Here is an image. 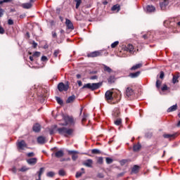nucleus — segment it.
Segmentation results:
<instances>
[{
	"instance_id": "obj_13",
	"label": "nucleus",
	"mask_w": 180,
	"mask_h": 180,
	"mask_svg": "<svg viewBox=\"0 0 180 180\" xmlns=\"http://www.w3.org/2000/svg\"><path fill=\"white\" fill-rule=\"evenodd\" d=\"M143 67V63H138L131 68V71H136V70H139V68H141Z\"/></svg>"
},
{
	"instance_id": "obj_6",
	"label": "nucleus",
	"mask_w": 180,
	"mask_h": 180,
	"mask_svg": "<svg viewBox=\"0 0 180 180\" xmlns=\"http://www.w3.org/2000/svg\"><path fill=\"white\" fill-rule=\"evenodd\" d=\"M105 98L107 101H113V92L110 90H108L105 94Z\"/></svg>"
},
{
	"instance_id": "obj_44",
	"label": "nucleus",
	"mask_w": 180,
	"mask_h": 180,
	"mask_svg": "<svg viewBox=\"0 0 180 180\" xmlns=\"http://www.w3.org/2000/svg\"><path fill=\"white\" fill-rule=\"evenodd\" d=\"M68 154H72V155H74V154H78V151L77 150H68Z\"/></svg>"
},
{
	"instance_id": "obj_36",
	"label": "nucleus",
	"mask_w": 180,
	"mask_h": 180,
	"mask_svg": "<svg viewBox=\"0 0 180 180\" xmlns=\"http://www.w3.org/2000/svg\"><path fill=\"white\" fill-rule=\"evenodd\" d=\"M92 154H101V151L98 149H93L91 150Z\"/></svg>"
},
{
	"instance_id": "obj_56",
	"label": "nucleus",
	"mask_w": 180,
	"mask_h": 180,
	"mask_svg": "<svg viewBox=\"0 0 180 180\" xmlns=\"http://www.w3.org/2000/svg\"><path fill=\"white\" fill-rule=\"evenodd\" d=\"M97 176H98V178H104L103 174H102V173H98L97 174Z\"/></svg>"
},
{
	"instance_id": "obj_12",
	"label": "nucleus",
	"mask_w": 180,
	"mask_h": 180,
	"mask_svg": "<svg viewBox=\"0 0 180 180\" xmlns=\"http://www.w3.org/2000/svg\"><path fill=\"white\" fill-rule=\"evenodd\" d=\"M125 51H129V53H134V46H133L132 44H129L126 47H125Z\"/></svg>"
},
{
	"instance_id": "obj_19",
	"label": "nucleus",
	"mask_w": 180,
	"mask_h": 180,
	"mask_svg": "<svg viewBox=\"0 0 180 180\" xmlns=\"http://www.w3.org/2000/svg\"><path fill=\"white\" fill-rule=\"evenodd\" d=\"M84 174H85V170L84 169V168H82V172H77L76 173L75 177L81 178V176H82V175H84Z\"/></svg>"
},
{
	"instance_id": "obj_27",
	"label": "nucleus",
	"mask_w": 180,
	"mask_h": 180,
	"mask_svg": "<svg viewBox=\"0 0 180 180\" xmlns=\"http://www.w3.org/2000/svg\"><path fill=\"white\" fill-rule=\"evenodd\" d=\"M103 67L104 71L109 73L112 72V69L110 67L107 66L106 65H103Z\"/></svg>"
},
{
	"instance_id": "obj_22",
	"label": "nucleus",
	"mask_w": 180,
	"mask_h": 180,
	"mask_svg": "<svg viewBox=\"0 0 180 180\" xmlns=\"http://www.w3.org/2000/svg\"><path fill=\"white\" fill-rule=\"evenodd\" d=\"M22 8H24V9H30V8H32V4L25 3V4H22Z\"/></svg>"
},
{
	"instance_id": "obj_5",
	"label": "nucleus",
	"mask_w": 180,
	"mask_h": 180,
	"mask_svg": "<svg viewBox=\"0 0 180 180\" xmlns=\"http://www.w3.org/2000/svg\"><path fill=\"white\" fill-rule=\"evenodd\" d=\"M102 53H103L102 51H95L88 53L87 57H90L92 58L95 57H101V56H102Z\"/></svg>"
},
{
	"instance_id": "obj_20",
	"label": "nucleus",
	"mask_w": 180,
	"mask_h": 180,
	"mask_svg": "<svg viewBox=\"0 0 180 180\" xmlns=\"http://www.w3.org/2000/svg\"><path fill=\"white\" fill-rule=\"evenodd\" d=\"M120 115V110H119V108H115L113 110L112 115L114 116V117H118Z\"/></svg>"
},
{
	"instance_id": "obj_35",
	"label": "nucleus",
	"mask_w": 180,
	"mask_h": 180,
	"mask_svg": "<svg viewBox=\"0 0 180 180\" xmlns=\"http://www.w3.org/2000/svg\"><path fill=\"white\" fill-rule=\"evenodd\" d=\"M56 101L59 105H63L64 103L60 97H56Z\"/></svg>"
},
{
	"instance_id": "obj_11",
	"label": "nucleus",
	"mask_w": 180,
	"mask_h": 180,
	"mask_svg": "<svg viewBox=\"0 0 180 180\" xmlns=\"http://www.w3.org/2000/svg\"><path fill=\"white\" fill-rule=\"evenodd\" d=\"M65 25H66L68 29H70L71 30H74V25L71 22V20H70L69 19H66Z\"/></svg>"
},
{
	"instance_id": "obj_55",
	"label": "nucleus",
	"mask_w": 180,
	"mask_h": 180,
	"mask_svg": "<svg viewBox=\"0 0 180 180\" xmlns=\"http://www.w3.org/2000/svg\"><path fill=\"white\" fill-rule=\"evenodd\" d=\"M4 9H2L1 8H0V18H2V16H4Z\"/></svg>"
},
{
	"instance_id": "obj_1",
	"label": "nucleus",
	"mask_w": 180,
	"mask_h": 180,
	"mask_svg": "<svg viewBox=\"0 0 180 180\" xmlns=\"http://www.w3.org/2000/svg\"><path fill=\"white\" fill-rule=\"evenodd\" d=\"M57 130L60 134H62L63 136H65V137H67V136H71V134H72L74 133L73 129L66 128L64 127H61V128H58Z\"/></svg>"
},
{
	"instance_id": "obj_21",
	"label": "nucleus",
	"mask_w": 180,
	"mask_h": 180,
	"mask_svg": "<svg viewBox=\"0 0 180 180\" xmlns=\"http://www.w3.org/2000/svg\"><path fill=\"white\" fill-rule=\"evenodd\" d=\"M140 74H141V72L140 71L136 72L134 73H131L129 75V77L131 78H137V77H139V75H140Z\"/></svg>"
},
{
	"instance_id": "obj_15",
	"label": "nucleus",
	"mask_w": 180,
	"mask_h": 180,
	"mask_svg": "<svg viewBox=\"0 0 180 180\" xmlns=\"http://www.w3.org/2000/svg\"><path fill=\"white\" fill-rule=\"evenodd\" d=\"M37 142L39 144H44V143H46V137L39 136L37 138Z\"/></svg>"
},
{
	"instance_id": "obj_28",
	"label": "nucleus",
	"mask_w": 180,
	"mask_h": 180,
	"mask_svg": "<svg viewBox=\"0 0 180 180\" xmlns=\"http://www.w3.org/2000/svg\"><path fill=\"white\" fill-rule=\"evenodd\" d=\"M108 81L109 84H113L115 81V76H110Z\"/></svg>"
},
{
	"instance_id": "obj_64",
	"label": "nucleus",
	"mask_w": 180,
	"mask_h": 180,
	"mask_svg": "<svg viewBox=\"0 0 180 180\" xmlns=\"http://www.w3.org/2000/svg\"><path fill=\"white\" fill-rule=\"evenodd\" d=\"M49 134H54V129H50L49 131Z\"/></svg>"
},
{
	"instance_id": "obj_18",
	"label": "nucleus",
	"mask_w": 180,
	"mask_h": 180,
	"mask_svg": "<svg viewBox=\"0 0 180 180\" xmlns=\"http://www.w3.org/2000/svg\"><path fill=\"white\" fill-rule=\"evenodd\" d=\"M176 109H178V105L176 104L171 106L170 108H169L167 109V112L169 113L171 112H175V110H176Z\"/></svg>"
},
{
	"instance_id": "obj_4",
	"label": "nucleus",
	"mask_w": 180,
	"mask_h": 180,
	"mask_svg": "<svg viewBox=\"0 0 180 180\" xmlns=\"http://www.w3.org/2000/svg\"><path fill=\"white\" fill-rule=\"evenodd\" d=\"M68 88H70L68 84H65L64 83L60 82L58 84V89L59 92H63V91L66 92V91H68Z\"/></svg>"
},
{
	"instance_id": "obj_9",
	"label": "nucleus",
	"mask_w": 180,
	"mask_h": 180,
	"mask_svg": "<svg viewBox=\"0 0 180 180\" xmlns=\"http://www.w3.org/2000/svg\"><path fill=\"white\" fill-rule=\"evenodd\" d=\"M27 164L29 165H36L37 164V158H32L27 160Z\"/></svg>"
},
{
	"instance_id": "obj_37",
	"label": "nucleus",
	"mask_w": 180,
	"mask_h": 180,
	"mask_svg": "<svg viewBox=\"0 0 180 180\" xmlns=\"http://www.w3.org/2000/svg\"><path fill=\"white\" fill-rule=\"evenodd\" d=\"M140 167L137 165H134V167L132 168V172H137V171H139V169Z\"/></svg>"
},
{
	"instance_id": "obj_40",
	"label": "nucleus",
	"mask_w": 180,
	"mask_h": 180,
	"mask_svg": "<svg viewBox=\"0 0 180 180\" xmlns=\"http://www.w3.org/2000/svg\"><path fill=\"white\" fill-rule=\"evenodd\" d=\"M105 161L108 164H112L113 162V160L110 158H106Z\"/></svg>"
},
{
	"instance_id": "obj_41",
	"label": "nucleus",
	"mask_w": 180,
	"mask_h": 180,
	"mask_svg": "<svg viewBox=\"0 0 180 180\" xmlns=\"http://www.w3.org/2000/svg\"><path fill=\"white\" fill-rule=\"evenodd\" d=\"M88 117V115L84 113L83 115V117L82 119V123H84V122H86V118Z\"/></svg>"
},
{
	"instance_id": "obj_24",
	"label": "nucleus",
	"mask_w": 180,
	"mask_h": 180,
	"mask_svg": "<svg viewBox=\"0 0 180 180\" xmlns=\"http://www.w3.org/2000/svg\"><path fill=\"white\" fill-rule=\"evenodd\" d=\"M112 11L119 12L120 11V6L119 4H116L112 7Z\"/></svg>"
},
{
	"instance_id": "obj_42",
	"label": "nucleus",
	"mask_w": 180,
	"mask_h": 180,
	"mask_svg": "<svg viewBox=\"0 0 180 180\" xmlns=\"http://www.w3.org/2000/svg\"><path fill=\"white\" fill-rule=\"evenodd\" d=\"M97 162L98 164H103V158H102V157L98 158V160H97Z\"/></svg>"
},
{
	"instance_id": "obj_45",
	"label": "nucleus",
	"mask_w": 180,
	"mask_h": 180,
	"mask_svg": "<svg viewBox=\"0 0 180 180\" xmlns=\"http://www.w3.org/2000/svg\"><path fill=\"white\" fill-rule=\"evenodd\" d=\"M172 82L173 84H176V82H178V77L174 76L172 79Z\"/></svg>"
},
{
	"instance_id": "obj_50",
	"label": "nucleus",
	"mask_w": 180,
	"mask_h": 180,
	"mask_svg": "<svg viewBox=\"0 0 180 180\" xmlns=\"http://www.w3.org/2000/svg\"><path fill=\"white\" fill-rule=\"evenodd\" d=\"M60 38L63 39L64 37V30H60Z\"/></svg>"
},
{
	"instance_id": "obj_32",
	"label": "nucleus",
	"mask_w": 180,
	"mask_h": 180,
	"mask_svg": "<svg viewBox=\"0 0 180 180\" xmlns=\"http://www.w3.org/2000/svg\"><path fill=\"white\" fill-rule=\"evenodd\" d=\"M76 2V9H78L79 8V5L82 3V0H75Z\"/></svg>"
},
{
	"instance_id": "obj_62",
	"label": "nucleus",
	"mask_w": 180,
	"mask_h": 180,
	"mask_svg": "<svg viewBox=\"0 0 180 180\" xmlns=\"http://www.w3.org/2000/svg\"><path fill=\"white\" fill-rule=\"evenodd\" d=\"M77 84L79 86H82V82H81V80L77 81Z\"/></svg>"
},
{
	"instance_id": "obj_47",
	"label": "nucleus",
	"mask_w": 180,
	"mask_h": 180,
	"mask_svg": "<svg viewBox=\"0 0 180 180\" xmlns=\"http://www.w3.org/2000/svg\"><path fill=\"white\" fill-rule=\"evenodd\" d=\"M51 33H52L53 39H57V32H56L55 31H53Z\"/></svg>"
},
{
	"instance_id": "obj_54",
	"label": "nucleus",
	"mask_w": 180,
	"mask_h": 180,
	"mask_svg": "<svg viewBox=\"0 0 180 180\" xmlns=\"http://www.w3.org/2000/svg\"><path fill=\"white\" fill-rule=\"evenodd\" d=\"M27 157H34V153L31 152L27 154Z\"/></svg>"
},
{
	"instance_id": "obj_16",
	"label": "nucleus",
	"mask_w": 180,
	"mask_h": 180,
	"mask_svg": "<svg viewBox=\"0 0 180 180\" xmlns=\"http://www.w3.org/2000/svg\"><path fill=\"white\" fill-rule=\"evenodd\" d=\"M41 129V127L39 124H35L33 126V130L35 131V133H39Z\"/></svg>"
},
{
	"instance_id": "obj_23",
	"label": "nucleus",
	"mask_w": 180,
	"mask_h": 180,
	"mask_svg": "<svg viewBox=\"0 0 180 180\" xmlns=\"http://www.w3.org/2000/svg\"><path fill=\"white\" fill-rule=\"evenodd\" d=\"M75 101V96H70L66 101L67 103H71Z\"/></svg>"
},
{
	"instance_id": "obj_29",
	"label": "nucleus",
	"mask_w": 180,
	"mask_h": 180,
	"mask_svg": "<svg viewBox=\"0 0 180 180\" xmlns=\"http://www.w3.org/2000/svg\"><path fill=\"white\" fill-rule=\"evenodd\" d=\"M163 137L165 139H174V137H175V134H164Z\"/></svg>"
},
{
	"instance_id": "obj_51",
	"label": "nucleus",
	"mask_w": 180,
	"mask_h": 180,
	"mask_svg": "<svg viewBox=\"0 0 180 180\" xmlns=\"http://www.w3.org/2000/svg\"><path fill=\"white\" fill-rule=\"evenodd\" d=\"M120 162L121 165H124L127 162V160H122Z\"/></svg>"
},
{
	"instance_id": "obj_25",
	"label": "nucleus",
	"mask_w": 180,
	"mask_h": 180,
	"mask_svg": "<svg viewBox=\"0 0 180 180\" xmlns=\"http://www.w3.org/2000/svg\"><path fill=\"white\" fill-rule=\"evenodd\" d=\"M141 148V145L138 143L136 145H134L133 150L134 151H139Z\"/></svg>"
},
{
	"instance_id": "obj_60",
	"label": "nucleus",
	"mask_w": 180,
	"mask_h": 180,
	"mask_svg": "<svg viewBox=\"0 0 180 180\" xmlns=\"http://www.w3.org/2000/svg\"><path fill=\"white\" fill-rule=\"evenodd\" d=\"M32 47H34V49H36V47H37V43H36L35 41H33Z\"/></svg>"
},
{
	"instance_id": "obj_48",
	"label": "nucleus",
	"mask_w": 180,
	"mask_h": 180,
	"mask_svg": "<svg viewBox=\"0 0 180 180\" xmlns=\"http://www.w3.org/2000/svg\"><path fill=\"white\" fill-rule=\"evenodd\" d=\"M160 86H161V81L157 80L156 81V87L159 89Z\"/></svg>"
},
{
	"instance_id": "obj_7",
	"label": "nucleus",
	"mask_w": 180,
	"mask_h": 180,
	"mask_svg": "<svg viewBox=\"0 0 180 180\" xmlns=\"http://www.w3.org/2000/svg\"><path fill=\"white\" fill-rule=\"evenodd\" d=\"M132 95H134V91L131 87H127L125 92L126 98H130Z\"/></svg>"
},
{
	"instance_id": "obj_49",
	"label": "nucleus",
	"mask_w": 180,
	"mask_h": 180,
	"mask_svg": "<svg viewBox=\"0 0 180 180\" xmlns=\"http://www.w3.org/2000/svg\"><path fill=\"white\" fill-rule=\"evenodd\" d=\"M162 91H168V86H167V84L163 85V86L162 87Z\"/></svg>"
},
{
	"instance_id": "obj_43",
	"label": "nucleus",
	"mask_w": 180,
	"mask_h": 180,
	"mask_svg": "<svg viewBox=\"0 0 180 180\" xmlns=\"http://www.w3.org/2000/svg\"><path fill=\"white\" fill-rule=\"evenodd\" d=\"M58 54H60V50H58V49L55 50V51L53 53L54 57H58Z\"/></svg>"
},
{
	"instance_id": "obj_8",
	"label": "nucleus",
	"mask_w": 180,
	"mask_h": 180,
	"mask_svg": "<svg viewBox=\"0 0 180 180\" xmlns=\"http://www.w3.org/2000/svg\"><path fill=\"white\" fill-rule=\"evenodd\" d=\"M17 146L20 150H23L24 148H26V147H27L26 142H25V141H23V140L21 141H18L17 143Z\"/></svg>"
},
{
	"instance_id": "obj_59",
	"label": "nucleus",
	"mask_w": 180,
	"mask_h": 180,
	"mask_svg": "<svg viewBox=\"0 0 180 180\" xmlns=\"http://www.w3.org/2000/svg\"><path fill=\"white\" fill-rule=\"evenodd\" d=\"M160 78L162 79L164 78V72H160Z\"/></svg>"
},
{
	"instance_id": "obj_14",
	"label": "nucleus",
	"mask_w": 180,
	"mask_h": 180,
	"mask_svg": "<svg viewBox=\"0 0 180 180\" xmlns=\"http://www.w3.org/2000/svg\"><path fill=\"white\" fill-rule=\"evenodd\" d=\"M55 157L56 158H61V157H64V151L58 150L55 153Z\"/></svg>"
},
{
	"instance_id": "obj_46",
	"label": "nucleus",
	"mask_w": 180,
	"mask_h": 180,
	"mask_svg": "<svg viewBox=\"0 0 180 180\" xmlns=\"http://www.w3.org/2000/svg\"><path fill=\"white\" fill-rule=\"evenodd\" d=\"M47 176H49L50 178H53V176H54V172H49L46 174Z\"/></svg>"
},
{
	"instance_id": "obj_17",
	"label": "nucleus",
	"mask_w": 180,
	"mask_h": 180,
	"mask_svg": "<svg viewBox=\"0 0 180 180\" xmlns=\"http://www.w3.org/2000/svg\"><path fill=\"white\" fill-rule=\"evenodd\" d=\"M163 1L160 3L161 9H165V6L168 5V0H162Z\"/></svg>"
},
{
	"instance_id": "obj_39",
	"label": "nucleus",
	"mask_w": 180,
	"mask_h": 180,
	"mask_svg": "<svg viewBox=\"0 0 180 180\" xmlns=\"http://www.w3.org/2000/svg\"><path fill=\"white\" fill-rule=\"evenodd\" d=\"M77 153H75L73 155H72V160L73 161H77V159L78 158V155H77Z\"/></svg>"
},
{
	"instance_id": "obj_58",
	"label": "nucleus",
	"mask_w": 180,
	"mask_h": 180,
	"mask_svg": "<svg viewBox=\"0 0 180 180\" xmlns=\"http://www.w3.org/2000/svg\"><path fill=\"white\" fill-rule=\"evenodd\" d=\"M33 56L34 57H39L40 56V52H35Z\"/></svg>"
},
{
	"instance_id": "obj_3",
	"label": "nucleus",
	"mask_w": 180,
	"mask_h": 180,
	"mask_svg": "<svg viewBox=\"0 0 180 180\" xmlns=\"http://www.w3.org/2000/svg\"><path fill=\"white\" fill-rule=\"evenodd\" d=\"M63 120L65 122V124L63 126H67V124H75V120L72 117H70L68 115H65L63 117Z\"/></svg>"
},
{
	"instance_id": "obj_53",
	"label": "nucleus",
	"mask_w": 180,
	"mask_h": 180,
	"mask_svg": "<svg viewBox=\"0 0 180 180\" xmlns=\"http://www.w3.org/2000/svg\"><path fill=\"white\" fill-rule=\"evenodd\" d=\"M8 25H13V20L9 19V20H8Z\"/></svg>"
},
{
	"instance_id": "obj_31",
	"label": "nucleus",
	"mask_w": 180,
	"mask_h": 180,
	"mask_svg": "<svg viewBox=\"0 0 180 180\" xmlns=\"http://www.w3.org/2000/svg\"><path fill=\"white\" fill-rule=\"evenodd\" d=\"M115 124H116V126H120L122 124V119L119 118L117 119L115 122H114Z\"/></svg>"
},
{
	"instance_id": "obj_26",
	"label": "nucleus",
	"mask_w": 180,
	"mask_h": 180,
	"mask_svg": "<svg viewBox=\"0 0 180 180\" xmlns=\"http://www.w3.org/2000/svg\"><path fill=\"white\" fill-rule=\"evenodd\" d=\"M146 9L148 12H154L155 11V7L153 6H147Z\"/></svg>"
},
{
	"instance_id": "obj_30",
	"label": "nucleus",
	"mask_w": 180,
	"mask_h": 180,
	"mask_svg": "<svg viewBox=\"0 0 180 180\" xmlns=\"http://www.w3.org/2000/svg\"><path fill=\"white\" fill-rule=\"evenodd\" d=\"M44 172V167H41L39 171L37 172L38 176L41 177V175H43Z\"/></svg>"
},
{
	"instance_id": "obj_57",
	"label": "nucleus",
	"mask_w": 180,
	"mask_h": 180,
	"mask_svg": "<svg viewBox=\"0 0 180 180\" xmlns=\"http://www.w3.org/2000/svg\"><path fill=\"white\" fill-rule=\"evenodd\" d=\"M6 2H11V0H3L0 1V5H2V4L6 3Z\"/></svg>"
},
{
	"instance_id": "obj_34",
	"label": "nucleus",
	"mask_w": 180,
	"mask_h": 180,
	"mask_svg": "<svg viewBox=\"0 0 180 180\" xmlns=\"http://www.w3.org/2000/svg\"><path fill=\"white\" fill-rule=\"evenodd\" d=\"M119 46V41H116L114 43L111 44V49H115V47H117Z\"/></svg>"
},
{
	"instance_id": "obj_52",
	"label": "nucleus",
	"mask_w": 180,
	"mask_h": 180,
	"mask_svg": "<svg viewBox=\"0 0 180 180\" xmlns=\"http://www.w3.org/2000/svg\"><path fill=\"white\" fill-rule=\"evenodd\" d=\"M4 33H5V30L0 26V34H4Z\"/></svg>"
},
{
	"instance_id": "obj_61",
	"label": "nucleus",
	"mask_w": 180,
	"mask_h": 180,
	"mask_svg": "<svg viewBox=\"0 0 180 180\" xmlns=\"http://www.w3.org/2000/svg\"><path fill=\"white\" fill-rule=\"evenodd\" d=\"M41 61H47V57L46 56H42L41 57Z\"/></svg>"
},
{
	"instance_id": "obj_63",
	"label": "nucleus",
	"mask_w": 180,
	"mask_h": 180,
	"mask_svg": "<svg viewBox=\"0 0 180 180\" xmlns=\"http://www.w3.org/2000/svg\"><path fill=\"white\" fill-rule=\"evenodd\" d=\"M11 171H12V172H13L14 174H16V169H15V167H13V168L11 169Z\"/></svg>"
},
{
	"instance_id": "obj_2",
	"label": "nucleus",
	"mask_w": 180,
	"mask_h": 180,
	"mask_svg": "<svg viewBox=\"0 0 180 180\" xmlns=\"http://www.w3.org/2000/svg\"><path fill=\"white\" fill-rule=\"evenodd\" d=\"M102 86V83H88L83 86V89H85L86 88L87 89H91V91H95L96 89H99Z\"/></svg>"
},
{
	"instance_id": "obj_10",
	"label": "nucleus",
	"mask_w": 180,
	"mask_h": 180,
	"mask_svg": "<svg viewBox=\"0 0 180 180\" xmlns=\"http://www.w3.org/2000/svg\"><path fill=\"white\" fill-rule=\"evenodd\" d=\"M93 164L94 161L91 159H88L84 162V165H85V167H88L89 168H92Z\"/></svg>"
},
{
	"instance_id": "obj_33",
	"label": "nucleus",
	"mask_w": 180,
	"mask_h": 180,
	"mask_svg": "<svg viewBox=\"0 0 180 180\" xmlns=\"http://www.w3.org/2000/svg\"><path fill=\"white\" fill-rule=\"evenodd\" d=\"M21 172H26V171H29V168L26 166H23L20 169Z\"/></svg>"
},
{
	"instance_id": "obj_38",
	"label": "nucleus",
	"mask_w": 180,
	"mask_h": 180,
	"mask_svg": "<svg viewBox=\"0 0 180 180\" xmlns=\"http://www.w3.org/2000/svg\"><path fill=\"white\" fill-rule=\"evenodd\" d=\"M58 174L60 176H64L65 175V171H64V169H60L59 170Z\"/></svg>"
}]
</instances>
